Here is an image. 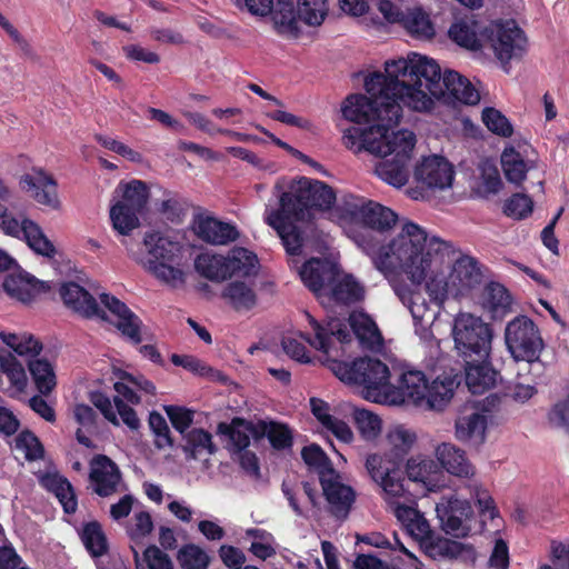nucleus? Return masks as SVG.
I'll return each mask as SVG.
<instances>
[{
  "mask_svg": "<svg viewBox=\"0 0 569 569\" xmlns=\"http://www.w3.org/2000/svg\"><path fill=\"white\" fill-rule=\"evenodd\" d=\"M60 297L69 309L83 318H100L106 320V312L99 307L94 297L76 282H66L60 287Z\"/></svg>",
  "mask_w": 569,
  "mask_h": 569,
  "instance_id": "23",
  "label": "nucleus"
},
{
  "mask_svg": "<svg viewBox=\"0 0 569 569\" xmlns=\"http://www.w3.org/2000/svg\"><path fill=\"white\" fill-rule=\"evenodd\" d=\"M365 89L370 94L369 99L378 100L385 110L389 123H399L405 106L403 91L408 90L406 83L391 84L381 72H375L365 79Z\"/></svg>",
  "mask_w": 569,
  "mask_h": 569,
  "instance_id": "14",
  "label": "nucleus"
},
{
  "mask_svg": "<svg viewBox=\"0 0 569 569\" xmlns=\"http://www.w3.org/2000/svg\"><path fill=\"white\" fill-rule=\"evenodd\" d=\"M351 213L366 227L379 232L390 230L398 221V214L393 210L372 200L355 204Z\"/></svg>",
  "mask_w": 569,
  "mask_h": 569,
  "instance_id": "28",
  "label": "nucleus"
},
{
  "mask_svg": "<svg viewBox=\"0 0 569 569\" xmlns=\"http://www.w3.org/2000/svg\"><path fill=\"white\" fill-rule=\"evenodd\" d=\"M120 199L110 208L112 227L120 234H129L139 226V216L146 209L149 189L141 180L120 182L114 191Z\"/></svg>",
  "mask_w": 569,
  "mask_h": 569,
  "instance_id": "8",
  "label": "nucleus"
},
{
  "mask_svg": "<svg viewBox=\"0 0 569 569\" xmlns=\"http://www.w3.org/2000/svg\"><path fill=\"white\" fill-rule=\"evenodd\" d=\"M450 243L428 237L419 224L407 221L400 233L387 247H381L373 257L375 267L389 273L403 272L411 282L420 284L427 277L432 256L443 254Z\"/></svg>",
  "mask_w": 569,
  "mask_h": 569,
  "instance_id": "3",
  "label": "nucleus"
},
{
  "mask_svg": "<svg viewBox=\"0 0 569 569\" xmlns=\"http://www.w3.org/2000/svg\"><path fill=\"white\" fill-rule=\"evenodd\" d=\"M90 480L94 485V492L100 497H108L116 492L121 480V472L117 463L106 455L92 458Z\"/></svg>",
  "mask_w": 569,
  "mask_h": 569,
  "instance_id": "27",
  "label": "nucleus"
},
{
  "mask_svg": "<svg viewBox=\"0 0 569 569\" xmlns=\"http://www.w3.org/2000/svg\"><path fill=\"white\" fill-rule=\"evenodd\" d=\"M533 209L532 199L523 193H515L503 204L506 216L515 219L527 218Z\"/></svg>",
  "mask_w": 569,
  "mask_h": 569,
  "instance_id": "58",
  "label": "nucleus"
},
{
  "mask_svg": "<svg viewBox=\"0 0 569 569\" xmlns=\"http://www.w3.org/2000/svg\"><path fill=\"white\" fill-rule=\"evenodd\" d=\"M194 232L199 239L213 246H224L240 237L234 224L213 217H199L194 223Z\"/></svg>",
  "mask_w": 569,
  "mask_h": 569,
  "instance_id": "29",
  "label": "nucleus"
},
{
  "mask_svg": "<svg viewBox=\"0 0 569 569\" xmlns=\"http://www.w3.org/2000/svg\"><path fill=\"white\" fill-rule=\"evenodd\" d=\"M401 26L412 38L418 40H431L436 36L430 16L420 7L408 9Z\"/></svg>",
  "mask_w": 569,
  "mask_h": 569,
  "instance_id": "36",
  "label": "nucleus"
},
{
  "mask_svg": "<svg viewBox=\"0 0 569 569\" xmlns=\"http://www.w3.org/2000/svg\"><path fill=\"white\" fill-rule=\"evenodd\" d=\"M353 421L357 430L366 440H373L381 430V419L366 409L353 410Z\"/></svg>",
  "mask_w": 569,
  "mask_h": 569,
  "instance_id": "52",
  "label": "nucleus"
},
{
  "mask_svg": "<svg viewBox=\"0 0 569 569\" xmlns=\"http://www.w3.org/2000/svg\"><path fill=\"white\" fill-rule=\"evenodd\" d=\"M329 11L327 0H277L276 23L288 30H297V21L320 26Z\"/></svg>",
  "mask_w": 569,
  "mask_h": 569,
  "instance_id": "13",
  "label": "nucleus"
},
{
  "mask_svg": "<svg viewBox=\"0 0 569 569\" xmlns=\"http://www.w3.org/2000/svg\"><path fill=\"white\" fill-rule=\"evenodd\" d=\"M149 427L153 432L154 446L158 449L163 448H172L174 445L173 438L171 436L169 426L164 419V417L158 411H151L148 419Z\"/></svg>",
  "mask_w": 569,
  "mask_h": 569,
  "instance_id": "57",
  "label": "nucleus"
},
{
  "mask_svg": "<svg viewBox=\"0 0 569 569\" xmlns=\"http://www.w3.org/2000/svg\"><path fill=\"white\" fill-rule=\"evenodd\" d=\"M490 357L481 359L471 358L459 360L465 370V382L469 391L477 395L483 393L495 387L498 371L495 370Z\"/></svg>",
  "mask_w": 569,
  "mask_h": 569,
  "instance_id": "25",
  "label": "nucleus"
},
{
  "mask_svg": "<svg viewBox=\"0 0 569 569\" xmlns=\"http://www.w3.org/2000/svg\"><path fill=\"white\" fill-rule=\"evenodd\" d=\"M143 246L149 254L147 268L152 274L167 283L182 281L183 272L177 267L182 250V246L178 241H172L160 232L152 231L144 234Z\"/></svg>",
  "mask_w": 569,
  "mask_h": 569,
  "instance_id": "9",
  "label": "nucleus"
},
{
  "mask_svg": "<svg viewBox=\"0 0 569 569\" xmlns=\"http://www.w3.org/2000/svg\"><path fill=\"white\" fill-rule=\"evenodd\" d=\"M60 297L69 309L83 318H100L106 320V312L99 307L94 297L76 282H66L60 287Z\"/></svg>",
  "mask_w": 569,
  "mask_h": 569,
  "instance_id": "22",
  "label": "nucleus"
},
{
  "mask_svg": "<svg viewBox=\"0 0 569 569\" xmlns=\"http://www.w3.org/2000/svg\"><path fill=\"white\" fill-rule=\"evenodd\" d=\"M164 411L172 427L183 436L189 431L194 418V411L186 407L169 405L164 406Z\"/></svg>",
  "mask_w": 569,
  "mask_h": 569,
  "instance_id": "59",
  "label": "nucleus"
},
{
  "mask_svg": "<svg viewBox=\"0 0 569 569\" xmlns=\"http://www.w3.org/2000/svg\"><path fill=\"white\" fill-rule=\"evenodd\" d=\"M482 121L487 129L492 133L509 138L513 133V127L508 120V118L502 114L498 109L492 107H487L482 110Z\"/></svg>",
  "mask_w": 569,
  "mask_h": 569,
  "instance_id": "54",
  "label": "nucleus"
},
{
  "mask_svg": "<svg viewBox=\"0 0 569 569\" xmlns=\"http://www.w3.org/2000/svg\"><path fill=\"white\" fill-rule=\"evenodd\" d=\"M222 298L228 300L236 311H248L257 305L254 290L243 281L229 282L222 291Z\"/></svg>",
  "mask_w": 569,
  "mask_h": 569,
  "instance_id": "43",
  "label": "nucleus"
},
{
  "mask_svg": "<svg viewBox=\"0 0 569 569\" xmlns=\"http://www.w3.org/2000/svg\"><path fill=\"white\" fill-rule=\"evenodd\" d=\"M445 102H460L463 104L473 106L480 100V94L473 84L459 72L447 70L443 73L442 82L440 86Z\"/></svg>",
  "mask_w": 569,
  "mask_h": 569,
  "instance_id": "30",
  "label": "nucleus"
},
{
  "mask_svg": "<svg viewBox=\"0 0 569 569\" xmlns=\"http://www.w3.org/2000/svg\"><path fill=\"white\" fill-rule=\"evenodd\" d=\"M511 296L499 282H489L483 290V307L493 319L502 318L511 307Z\"/></svg>",
  "mask_w": 569,
  "mask_h": 569,
  "instance_id": "41",
  "label": "nucleus"
},
{
  "mask_svg": "<svg viewBox=\"0 0 569 569\" xmlns=\"http://www.w3.org/2000/svg\"><path fill=\"white\" fill-rule=\"evenodd\" d=\"M16 449L24 452L28 461L40 460L44 457V448L39 438L30 430H22L16 438Z\"/></svg>",
  "mask_w": 569,
  "mask_h": 569,
  "instance_id": "56",
  "label": "nucleus"
},
{
  "mask_svg": "<svg viewBox=\"0 0 569 569\" xmlns=\"http://www.w3.org/2000/svg\"><path fill=\"white\" fill-rule=\"evenodd\" d=\"M170 360L174 366L182 367L183 369L200 377H207L212 372L211 367L191 355L172 353Z\"/></svg>",
  "mask_w": 569,
  "mask_h": 569,
  "instance_id": "62",
  "label": "nucleus"
},
{
  "mask_svg": "<svg viewBox=\"0 0 569 569\" xmlns=\"http://www.w3.org/2000/svg\"><path fill=\"white\" fill-rule=\"evenodd\" d=\"M486 31L487 26H482L476 19L467 18L453 23L449 29V36L460 47L480 50L486 47Z\"/></svg>",
  "mask_w": 569,
  "mask_h": 569,
  "instance_id": "32",
  "label": "nucleus"
},
{
  "mask_svg": "<svg viewBox=\"0 0 569 569\" xmlns=\"http://www.w3.org/2000/svg\"><path fill=\"white\" fill-rule=\"evenodd\" d=\"M306 318L313 331V336L311 337L309 333L300 332V337L315 349L328 355L335 339L341 345L351 341L352 335L348 326L339 319H330L326 323H322L309 312H306Z\"/></svg>",
  "mask_w": 569,
  "mask_h": 569,
  "instance_id": "16",
  "label": "nucleus"
},
{
  "mask_svg": "<svg viewBox=\"0 0 569 569\" xmlns=\"http://www.w3.org/2000/svg\"><path fill=\"white\" fill-rule=\"evenodd\" d=\"M0 372L7 376L11 386L18 391H22L27 387V373L24 367L10 352L2 356L0 361Z\"/></svg>",
  "mask_w": 569,
  "mask_h": 569,
  "instance_id": "53",
  "label": "nucleus"
},
{
  "mask_svg": "<svg viewBox=\"0 0 569 569\" xmlns=\"http://www.w3.org/2000/svg\"><path fill=\"white\" fill-rule=\"evenodd\" d=\"M432 556L445 559L475 560L476 550L471 545H466L448 538H433L429 543Z\"/></svg>",
  "mask_w": 569,
  "mask_h": 569,
  "instance_id": "40",
  "label": "nucleus"
},
{
  "mask_svg": "<svg viewBox=\"0 0 569 569\" xmlns=\"http://www.w3.org/2000/svg\"><path fill=\"white\" fill-rule=\"evenodd\" d=\"M301 458L307 466L316 469L319 478H323V475L325 477L333 475L332 462L319 445L312 443L303 447Z\"/></svg>",
  "mask_w": 569,
  "mask_h": 569,
  "instance_id": "50",
  "label": "nucleus"
},
{
  "mask_svg": "<svg viewBox=\"0 0 569 569\" xmlns=\"http://www.w3.org/2000/svg\"><path fill=\"white\" fill-rule=\"evenodd\" d=\"M452 164L441 156L432 154L415 168V179L430 189H445L453 180Z\"/></svg>",
  "mask_w": 569,
  "mask_h": 569,
  "instance_id": "20",
  "label": "nucleus"
},
{
  "mask_svg": "<svg viewBox=\"0 0 569 569\" xmlns=\"http://www.w3.org/2000/svg\"><path fill=\"white\" fill-rule=\"evenodd\" d=\"M453 272L462 286L472 288L481 282L479 262L470 256L460 257L453 264Z\"/></svg>",
  "mask_w": 569,
  "mask_h": 569,
  "instance_id": "51",
  "label": "nucleus"
},
{
  "mask_svg": "<svg viewBox=\"0 0 569 569\" xmlns=\"http://www.w3.org/2000/svg\"><path fill=\"white\" fill-rule=\"evenodd\" d=\"M299 276L303 284L320 298L328 293L327 290L340 276V269L328 259L311 258L302 264Z\"/></svg>",
  "mask_w": 569,
  "mask_h": 569,
  "instance_id": "18",
  "label": "nucleus"
},
{
  "mask_svg": "<svg viewBox=\"0 0 569 569\" xmlns=\"http://www.w3.org/2000/svg\"><path fill=\"white\" fill-rule=\"evenodd\" d=\"M501 166L508 181L521 184L527 177L528 166L520 152L515 148H507L501 154Z\"/></svg>",
  "mask_w": 569,
  "mask_h": 569,
  "instance_id": "48",
  "label": "nucleus"
},
{
  "mask_svg": "<svg viewBox=\"0 0 569 569\" xmlns=\"http://www.w3.org/2000/svg\"><path fill=\"white\" fill-rule=\"evenodd\" d=\"M100 301L117 317L113 326L121 332L122 337L134 346L139 345L142 341V320L124 302L112 295L101 293Z\"/></svg>",
  "mask_w": 569,
  "mask_h": 569,
  "instance_id": "19",
  "label": "nucleus"
},
{
  "mask_svg": "<svg viewBox=\"0 0 569 569\" xmlns=\"http://www.w3.org/2000/svg\"><path fill=\"white\" fill-rule=\"evenodd\" d=\"M428 382L429 380L426 375L420 370H402L395 387L397 400L400 402H412L413 405L422 403L426 393H428ZM392 401H396V399Z\"/></svg>",
  "mask_w": 569,
  "mask_h": 569,
  "instance_id": "31",
  "label": "nucleus"
},
{
  "mask_svg": "<svg viewBox=\"0 0 569 569\" xmlns=\"http://www.w3.org/2000/svg\"><path fill=\"white\" fill-rule=\"evenodd\" d=\"M329 368L342 382L361 386L362 396L369 401L383 402L393 388L388 366L376 358H358L351 362L333 359Z\"/></svg>",
  "mask_w": 569,
  "mask_h": 569,
  "instance_id": "5",
  "label": "nucleus"
},
{
  "mask_svg": "<svg viewBox=\"0 0 569 569\" xmlns=\"http://www.w3.org/2000/svg\"><path fill=\"white\" fill-rule=\"evenodd\" d=\"M268 440L276 450H284L292 447L293 437L289 427L284 423L270 421Z\"/></svg>",
  "mask_w": 569,
  "mask_h": 569,
  "instance_id": "60",
  "label": "nucleus"
},
{
  "mask_svg": "<svg viewBox=\"0 0 569 569\" xmlns=\"http://www.w3.org/2000/svg\"><path fill=\"white\" fill-rule=\"evenodd\" d=\"M2 287L8 296L23 303H29L39 295L50 291L48 282L38 280L32 274L22 270L7 274Z\"/></svg>",
  "mask_w": 569,
  "mask_h": 569,
  "instance_id": "24",
  "label": "nucleus"
},
{
  "mask_svg": "<svg viewBox=\"0 0 569 569\" xmlns=\"http://www.w3.org/2000/svg\"><path fill=\"white\" fill-rule=\"evenodd\" d=\"M89 401L101 412L107 421L119 427L120 420L113 409L112 401L109 396L100 390L89 392Z\"/></svg>",
  "mask_w": 569,
  "mask_h": 569,
  "instance_id": "61",
  "label": "nucleus"
},
{
  "mask_svg": "<svg viewBox=\"0 0 569 569\" xmlns=\"http://www.w3.org/2000/svg\"><path fill=\"white\" fill-rule=\"evenodd\" d=\"M142 556L148 569H173L170 557L154 545L147 547Z\"/></svg>",
  "mask_w": 569,
  "mask_h": 569,
  "instance_id": "64",
  "label": "nucleus"
},
{
  "mask_svg": "<svg viewBox=\"0 0 569 569\" xmlns=\"http://www.w3.org/2000/svg\"><path fill=\"white\" fill-rule=\"evenodd\" d=\"M20 184L38 203L53 209L59 207L58 183L52 174L42 169H33L21 178Z\"/></svg>",
  "mask_w": 569,
  "mask_h": 569,
  "instance_id": "26",
  "label": "nucleus"
},
{
  "mask_svg": "<svg viewBox=\"0 0 569 569\" xmlns=\"http://www.w3.org/2000/svg\"><path fill=\"white\" fill-rule=\"evenodd\" d=\"M443 74L439 64L419 53L410 54L408 90L403 91L405 106L415 111H429L433 107V98L440 100L443 92L440 88Z\"/></svg>",
  "mask_w": 569,
  "mask_h": 569,
  "instance_id": "6",
  "label": "nucleus"
},
{
  "mask_svg": "<svg viewBox=\"0 0 569 569\" xmlns=\"http://www.w3.org/2000/svg\"><path fill=\"white\" fill-rule=\"evenodd\" d=\"M328 296L338 305L350 306L365 298V288L353 276L345 274L340 279L336 278L329 288Z\"/></svg>",
  "mask_w": 569,
  "mask_h": 569,
  "instance_id": "35",
  "label": "nucleus"
},
{
  "mask_svg": "<svg viewBox=\"0 0 569 569\" xmlns=\"http://www.w3.org/2000/svg\"><path fill=\"white\" fill-rule=\"evenodd\" d=\"M10 203V191L0 180V228L10 236L19 237L22 234L28 246L37 253L44 257H53L56 248L53 243L44 236L41 228L22 213L14 214L8 209Z\"/></svg>",
  "mask_w": 569,
  "mask_h": 569,
  "instance_id": "10",
  "label": "nucleus"
},
{
  "mask_svg": "<svg viewBox=\"0 0 569 569\" xmlns=\"http://www.w3.org/2000/svg\"><path fill=\"white\" fill-rule=\"evenodd\" d=\"M499 402L497 397H487L479 402L470 412L466 411L455 421L456 438L470 447L478 448L486 441L490 406Z\"/></svg>",
  "mask_w": 569,
  "mask_h": 569,
  "instance_id": "15",
  "label": "nucleus"
},
{
  "mask_svg": "<svg viewBox=\"0 0 569 569\" xmlns=\"http://www.w3.org/2000/svg\"><path fill=\"white\" fill-rule=\"evenodd\" d=\"M486 46L490 47L502 67L508 71L510 60L521 58L526 51L527 38L517 22L510 20L491 21L485 32Z\"/></svg>",
  "mask_w": 569,
  "mask_h": 569,
  "instance_id": "12",
  "label": "nucleus"
},
{
  "mask_svg": "<svg viewBox=\"0 0 569 569\" xmlns=\"http://www.w3.org/2000/svg\"><path fill=\"white\" fill-rule=\"evenodd\" d=\"M345 119L367 128L351 126L343 131V144L355 151L366 150L382 158L375 167L377 176L390 186L401 188L409 179V164L416 146V136L410 130H399L389 134L398 123H389L378 100L366 94L348 96L341 107Z\"/></svg>",
  "mask_w": 569,
  "mask_h": 569,
  "instance_id": "1",
  "label": "nucleus"
},
{
  "mask_svg": "<svg viewBox=\"0 0 569 569\" xmlns=\"http://www.w3.org/2000/svg\"><path fill=\"white\" fill-rule=\"evenodd\" d=\"M96 140L98 143H100L106 149L111 150L132 162L139 163L142 161V154L140 152L131 149L127 144H124L113 138L97 134Z\"/></svg>",
  "mask_w": 569,
  "mask_h": 569,
  "instance_id": "63",
  "label": "nucleus"
},
{
  "mask_svg": "<svg viewBox=\"0 0 569 569\" xmlns=\"http://www.w3.org/2000/svg\"><path fill=\"white\" fill-rule=\"evenodd\" d=\"M348 320L353 336L362 345L373 346L380 342L381 333L370 316L365 312H352Z\"/></svg>",
  "mask_w": 569,
  "mask_h": 569,
  "instance_id": "44",
  "label": "nucleus"
},
{
  "mask_svg": "<svg viewBox=\"0 0 569 569\" xmlns=\"http://www.w3.org/2000/svg\"><path fill=\"white\" fill-rule=\"evenodd\" d=\"M177 559L183 569H208L210 562L206 551L193 543L183 546Z\"/></svg>",
  "mask_w": 569,
  "mask_h": 569,
  "instance_id": "55",
  "label": "nucleus"
},
{
  "mask_svg": "<svg viewBox=\"0 0 569 569\" xmlns=\"http://www.w3.org/2000/svg\"><path fill=\"white\" fill-rule=\"evenodd\" d=\"M336 202V192L327 183L301 177L292 180L287 191L279 197V208L267 213L264 221L276 230L286 252L299 256L303 247V237L298 222L315 210H330Z\"/></svg>",
  "mask_w": 569,
  "mask_h": 569,
  "instance_id": "2",
  "label": "nucleus"
},
{
  "mask_svg": "<svg viewBox=\"0 0 569 569\" xmlns=\"http://www.w3.org/2000/svg\"><path fill=\"white\" fill-rule=\"evenodd\" d=\"M227 258L230 278L233 276L249 277L257 273L258 258L252 251L238 247L233 248Z\"/></svg>",
  "mask_w": 569,
  "mask_h": 569,
  "instance_id": "45",
  "label": "nucleus"
},
{
  "mask_svg": "<svg viewBox=\"0 0 569 569\" xmlns=\"http://www.w3.org/2000/svg\"><path fill=\"white\" fill-rule=\"evenodd\" d=\"M244 423H247L244 418L234 417L230 422L221 421L217 426V433L228 438L233 452H241L250 445V437Z\"/></svg>",
  "mask_w": 569,
  "mask_h": 569,
  "instance_id": "46",
  "label": "nucleus"
},
{
  "mask_svg": "<svg viewBox=\"0 0 569 569\" xmlns=\"http://www.w3.org/2000/svg\"><path fill=\"white\" fill-rule=\"evenodd\" d=\"M440 465L451 475L468 478L473 475V467L466 452L451 443H441L436 450Z\"/></svg>",
  "mask_w": 569,
  "mask_h": 569,
  "instance_id": "34",
  "label": "nucleus"
},
{
  "mask_svg": "<svg viewBox=\"0 0 569 569\" xmlns=\"http://www.w3.org/2000/svg\"><path fill=\"white\" fill-rule=\"evenodd\" d=\"M451 335L458 361L490 357L493 330L480 317L459 312L453 319Z\"/></svg>",
  "mask_w": 569,
  "mask_h": 569,
  "instance_id": "7",
  "label": "nucleus"
},
{
  "mask_svg": "<svg viewBox=\"0 0 569 569\" xmlns=\"http://www.w3.org/2000/svg\"><path fill=\"white\" fill-rule=\"evenodd\" d=\"M79 537L91 558H101L109 552L108 538L99 521L83 523Z\"/></svg>",
  "mask_w": 569,
  "mask_h": 569,
  "instance_id": "38",
  "label": "nucleus"
},
{
  "mask_svg": "<svg viewBox=\"0 0 569 569\" xmlns=\"http://www.w3.org/2000/svg\"><path fill=\"white\" fill-rule=\"evenodd\" d=\"M182 438L184 440L182 450L189 459H198L199 455L204 451L208 455H214L218 450L212 441V435L202 428H193Z\"/></svg>",
  "mask_w": 569,
  "mask_h": 569,
  "instance_id": "42",
  "label": "nucleus"
},
{
  "mask_svg": "<svg viewBox=\"0 0 569 569\" xmlns=\"http://www.w3.org/2000/svg\"><path fill=\"white\" fill-rule=\"evenodd\" d=\"M389 439L393 445L391 451L385 455H369L366 460V469L386 495L401 497L405 492V477L401 465L405 456L416 441V435L403 428H398L389 435Z\"/></svg>",
  "mask_w": 569,
  "mask_h": 569,
  "instance_id": "4",
  "label": "nucleus"
},
{
  "mask_svg": "<svg viewBox=\"0 0 569 569\" xmlns=\"http://www.w3.org/2000/svg\"><path fill=\"white\" fill-rule=\"evenodd\" d=\"M28 370L39 393L48 396L57 386L53 365L44 358L28 359Z\"/></svg>",
  "mask_w": 569,
  "mask_h": 569,
  "instance_id": "37",
  "label": "nucleus"
},
{
  "mask_svg": "<svg viewBox=\"0 0 569 569\" xmlns=\"http://www.w3.org/2000/svg\"><path fill=\"white\" fill-rule=\"evenodd\" d=\"M319 482L331 515L336 518H347L356 500L355 490L340 481V476L336 470L333 475L320 477Z\"/></svg>",
  "mask_w": 569,
  "mask_h": 569,
  "instance_id": "21",
  "label": "nucleus"
},
{
  "mask_svg": "<svg viewBox=\"0 0 569 569\" xmlns=\"http://www.w3.org/2000/svg\"><path fill=\"white\" fill-rule=\"evenodd\" d=\"M40 486L53 493L66 513H74L78 507L77 497L70 481L58 472H44L38 477Z\"/></svg>",
  "mask_w": 569,
  "mask_h": 569,
  "instance_id": "33",
  "label": "nucleus"
},
{
  "mask_svg": "<svg viewBox=\"0 0 569 569\" xmlns=\"http://www.w3.org/2000/svg\"><path fill=\"white\" fill-rule=\"evenodd\" d=\"M455 391V380L436 379L431 383L428 382V393H426L425 401L427 405L436 410H442L445 406L451 400Z\"/></svg>",
  "mask_w": 569,
  "mask_h": 569,
  "instance_id": "49",
  "label": "nucleus"
},
{
  "mask_svg": "<svg viewBox=\"0 0 569 569\" xmlns=\"http://www.w3.org/2000/svg\"><path fill=\"white\" fill-rule=\"evenodd\" d=\"M441 529L456 538H465L471 530L473 509L469 501L450 498L447 503L437 506Z\"/></svg>",
  "mask_w": 569,
  "mask_h": 569,
  "instance_id": "17",
  "label": "nucleus"
},
{
  "mask_svg": "<svg viewBox=\"0 0 569 569\" xmlns=\"http://www.w3.org/2000/svg\"><path fill=\"white\" fill-rule=\"evenodd\" d=\"M505 340L516 361L535 362L545 347L538 327L527 316H518L507 325Z\"/></svg>",
  "mask_w": 569,
  "mask_h": 569,
  "instance_id": "11",
  "label": "nucleus"
},
{
  "mask_svg": "<svg viewBox=\"0 0 569 569\" xmlns=\"http://www.w3.org/2000/svg\"><path fill=\"white\" fill-rule=\"evenodd\" d=\"M226 256L200 253L194 260V269L203 278L220 282L230 279Z\"/></svg>",
  "mask_w": 569,
  "mask_h": 569,
  "instance_id": "39",
  "label": "nucleus"
},
{
  "mask_svg": "<svg viewBox=\"0 0 569 569\" xmlns=\"http://www.w3.org/2000/svg\"><path fill=\"white\" fill-rule=\"evenodd\" d=\"M0 338L17 355L27 356L29 359L39 357L43 348L40 340L28 333L17 335L1 332Z\"/></svg>",
  "mask_w": 569,
  "mask_h": 569,
  "instance_id": "47",
  "label": "nucleus"
}]
</instances>
